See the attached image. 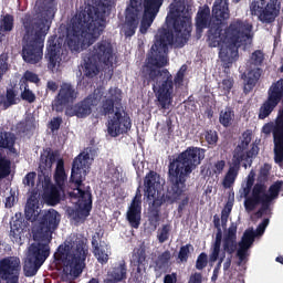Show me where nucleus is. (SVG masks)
<instances>
[{
    "instance_id": "40",
    "label": "nucleus",
    "mask_w": 283,
    "mask_h": 283,
    "mask_svg": "<svg viewBox=\"0 0 283 283\" xmlns=\"http://www.w3.org/2000/svg\"><path fill=\"white\" fill-rule=\"evenodd\" d=\"M235 120V111L231 106H227L219 113V123L222 127H231Z\"/></svg>"
},
{
    "instance_id": "46",
    "label": "nucleus",
    "mask_w": 283,
    "mask_h": 283,
    "mask_svg": "<svg viewBox=\"0 0 283 283\" xmlns=\"http://www.w3.org/2000/svg\"><path fill=\"white\" fill-rule=\"evenodd\" d=\"M146 260H147V254L143 249H138L132 256V262L134 266H137L138 270H140V266H145Z\"/></svg>"
},
{
    "instance_id": "52",
    "label": "nucleus",
    "mask_w": 283,
    "mask_h": 283,
    "mask_svg": "<svg viewBox=\"0 0 283 283\" xmlns=\"http://www.w3.org/2000/svg\"><path fill=\"white\" fill-rule=\"evenodd\" d=\"M169 260H171V252L169 250H166L163 252L158 259H157V266L159 269H163L164 266H167L169 264Z\"/></svg>"
},
{
    "instance_id": "17",
    "label": "nucleus",
    "mask_w": 283,
    "mask_h": 283,
    "mask_svg": "<svg viewBox=\"0 0 283 283\" xmlns=\"http://www.w3.org/2000/svg\"><path fill=\"white\" fill-rule=\"evenodd\" d=\"M59 212L54 209L45 211L40 218L38 234L43 240H52V234L59 228Z\"/></svg>"
},
{
    "instance_id": "44",
    "label": "nucleus",
    "mask_w": 283,
    "mask_h": 283,
    "mask_svg": "<svg viewBox=\"0 0 283 283\" xmlns=\"http://www.w3.org/2000/svg\"><path fill=\"white\" fill-rule=\"evenodd\" d=\"M12 174V161L8 157L0 154V180L8 178Z\"/></svg>"
},
{
    "instance_id": "29",
    "label": "nucleus",
    "mask_w": 283,
    "mask_h": 283,
    "mask_svg": "<svg viewBox=\"0 0 283 283\" xmlns=\"http://www.w3.org/2000/svg\"><path fill=\"white\" fill-rule=\"evenodd\" d=\"M98 240H101V233L96 232L91 241L93 255L96 256L99 264H107L109 262V245H98Z\"/></svg>"
},
{
    "instance_id": "31",
    "label": "nucleus",
    "mask_w": 283,
    "mask_h": 283,
    "mask_svg": "<svg viewBox=\"0 0 283 283\" xmlns=\"http://www.w3.org/2000/svg\"><path fill=\"white\" fill-rule=\"evenodd\" d=\"M14 145H17V136L0 126V149H8L10 154H17Z\"/></svg>"
},
{
    "instance_id": "47",
    "label": "nucleus",
    "mask_w": 283,
    "mask_h": 283,
    "mask_svg": "<svg viewBox=\"0 0 283 283\" xmlns=\"http://www.w3.org/2000/svg\"><path fill=\"white\" fill-rule=\"evenodd\" d=\"M234 83L235 82L233 81V77L223 78L219 83V90H221L223 96H229V94H231V90H233Z\"/></svg>"
},
{
    "instance_id": "21",
    "label": "nucleus",
    "mask_w": 283,
    "mask_h": 283,
    "mask_svg": "<svg viewBox=\"0 0 283 283\" xmlns=\"http://www.w3.org/2000/svg\"><path fill=\"white\" fill-rule=\"evenodd\" d=\"M78 93L76 92V88L70 83H63L61 85V88L55 97L54 101V109L57 113H61L70 105V103H73L75 98H77Z\"/></svg>"
},
{
    "instance_id": "35",
    "label": "nucleus",
    "mask_w": 283,
    "mask_h": 283,
    "mask_svg": "<svg viewBox=\"0 0 283 283\" xmlns=\"http://www.w3.org/2000/svg\"><path fill=\"white\" fill-rule=\"evenodd\" d=\"M53 178L55 185H57L60 189L65 187V182H67V174L65 172V160H63V158L57 159Z\"/></svg>"
},
{
    "instance_id": "37",
    "label": "nucleus",
    "mask_w": 283,
    "mask_h": 283,
    "mask_svg": "<svg viewBox=\"0 0 283 283\" xmlns=\"http://www.w3.org/2000/svg\"><path fill=\"white\" fill-rule=\"evenodd\" d=\"M240 167L237 164H231L229 166V169L223 178V187L224 189H231L233 185H235V180L238 178V175L240 174Z\"/></svg>"
},
{
    "instance_id": "49",
    "label": "nucleus",
    "mask_w": 283,
    "mask_h": 283,
    "mask_svg": "<svg viewBox=\"0 0 283 283\" xmlns=\"http://www.w3.org/2000/svg\"><path fill=\"white\" fill-rule=\"evenodd\" d=\"M283 181H276L270 186L268 190V197L270 200H275L280 196V191H282Z\"/></svg>"
},
{
    "instance_id": "43",
    "label": "nucleus",
    "mask_w": 283,
    "mask_h": 283,
    "mask_svg": "<svg viewBox=\"0 0 283 283\" xmlns=\"http://www.w3.org/2000/svg\"><path fill=\"white\" fill-rule=\"evenodd\" d=\"M20 90H21V94H20L21 101H24V103H29L30 105H32V103H36V94H34V92L30 90V84H28L27 82H23L22 84H20Z\"/></svg>"
},
{
    "instance_id": "59",
    "label": "nucleus",
    "mask_w": 283,
    "mask_h": 283,
    "mask_svg": "<svg viewBox=\"0 0 283 283\" xmlns=\"http://www.w3.org/2000/svg\"><path fill=\"white\" fill-rule=\"evenodd\" d=\"M49 125L51 132H59L61 125H63V117H53Z\"/></svg>"
},
{
    "instance_id": "61",
    "label": "nucleus",
    "mask_w": 283,
    "mask_h": 283,
    "mask_svg": "<svg viewBox=\"0 0 283 283\" xmlns=\"http://www.w3.org/2000/svg\"><path fill=\"white\" fill-rule=\"evenodd\" d=\"M8 72V57L0 55V81L3 78V74Z\"/></svg>"
},
{
    "instance_id": "64",
    "label": "nucleus",
    "mask_w": 283,
    "mask_h": 283,
    "mask_svg": "<svg viewBox=\"0 0 283 283\" xmlns=\"http://www.w3.org/2000/svg\"><path fill=\"white\" fill-rule=\"evenodd\" d=\"M188 283H202V273L196 272L191 274Z\"/></svg>"
},
{
    "instance_id": "6",
    "label": "nucleus",
    "mask_w": 283,
    "mask_h": 283,
    "mask_svg": "<svg viewBox=\"0 0 283 283\" xmlns=\"http://www.w3.org/2000/svg\"><path fill=\"white\" fill-rule=\"evenodd\" d=\"M160 175L154 170H149L144 178V196L148 201V223L154 231L160 226V211L163 205H174V202L180 200L185 192L176 195L174 189V182H170V189L160 195Z\"/></svg>"
},
{
    "instance_id": "54",
    "label": "nucleus",
    "mask_w": 283,
    "mask_h": 283,
    "mask_svg": "<svg viewBox=\"0 0 283 283\" xmlns=\"http://www.w3.org/2000/svg\"><path fill=\"white\" fill-rule=\"evenodd\" d=\"M269 165H265L263 168H261L256 179V184L266 185V182H269Z\"/></svg>"
},
{
    "instance_id": "15",
    "label": "nucleus",
    "mask_w": 283,
    "mask_h": 283,
    "mask_svg": "<svg viewBox=\"0 0 283 283\" xmlns=\"http://www.w3.org/2000/svg\"><path fill=\"white\" fill-rule=\"evenodd\" d=\"M21 275V260L17 256H7L0 260V283L6 280L7 283H19Z\"/></svg>"
},
{
    "instance_id": "41",
    "label": "nucleus",
    "mask_w": 283,
    "mask_h": 283,
    "mask_svg": "<svg viewBox=\"0 0 283 283\" xmlns=\"http://www.w3.org/2000/svg\"><path fill=\"white\" fill-rule=\"evenodd\" d=\"M24 216L30 222L39 220V202L36 200H29L24 209Z\"/></svg>"
},
{
    "instance_id": "38",
    "label": "nucleus",
    "mask_w": 283,
    "mask_h": 283,
    "mask_svg": "<svg viewBox=\"0 0 283 283\" xmlns=\"http://www.w3.org/2000/svg\"><path fill=\"white\" fill-rule=\"evenodd\" d=\"M277 105H280L279 102H275V99H271L270 97H268L266 101H264L259 108V119L264 120V118H269L271 114H273V111L275 109V107H277Z\"/></svg>"
},
{
    "instance_id": "8",
    "label": "nucleus",
    "mask_w": 283,
    "mask_h": 283,
    "mask_svg": "<svg viewBox=\"0 0 283 283\" xmlns=\"http://www.w3.org/2000/svg\"><path fill=\"white\" fill-rule=\"evenodd\" d=\"M202 160H205V149L191 146L169 163L168 181L172 182L177 196L187 191V177L191 176Z\"/></svg>"
},
{
    "instance_id": "30",
    "label": "nucleus",
    "mask_w": 283,
    "mask_h": 283,
    "mask_svg": "<svg viewBox=\"0 0 283 283\" xmlns=\"http://www.w3.org/2000/svg\"><path fill=\"white\" fill-rule=\"evenodd\" d=\"M10 238L12 242L21 244V235H23V229H25V219H23L21 213H15L12 218Z\"/></svg>"
},
{
    "instance_id": "18",
    "label": "nucleus",
    "mask_w": 283,
    "mask_h": 283,
    "mask_svg": "<svg viewBox=\"0 0 283 283\" xmlns=\"http://www.w3.org/2000/svg\"><path fill=\"white\" fill-rule=\"evenodd\" d=\"M91 56L106 67L114 65V46L109 40H101L93 46Z\"/></svg>"
},
{
    "instance_id": "51",
    "label": "nucleus",
    "mask_w": 283,
    "mask_h": 283,
    "mask_svg": "<svg viewBox=\"0 0 283 283\" xmlns=\"http://www.w3.org/2000/svg\"><path fill=\"white\" fill-rule=\"evenodd\" d=\"M232 210H233V201H228L221 211L222 227H224V224H227V222H229V216H231Z\"/></svg>"
},
{
    "instance_id": "19",
    "label": "nucleus",
    "mask_w": 283,
    "mask_h": 283,
    "mask_svg": "<svg viewBox=\"0 0 283 283\" xmlns=\"http://www.w3.org/2000/svg\"><path fill=\"white\" fill-rule=\"evenodd\" d=\"M98 105V99L95 95H88L75 105L67 106L65 109V116H76V118H87L92 114V107Z\"/></svg>"
},
{
    "instance_id": "4",
    "label": "nucleus",
    "mask_w": 283,
    "mask_h": 283,
    "mask_svg": "<svg viewBox=\"0 0 283 283\" xmlns=\"http://www.w3.org/2000/svg\"><path fill=\"white\" fill-rule=\"evenodd\" d=\"M165 0H129L125 9L123 32L126 39H132L138 30L140 34H147L156 21L158 12Z\"/></svg>"
},
{
    "instance_id": "39",
    "label": "nucleus",
    "mask_w": 283,
    "mask_h": 283,
    "mask_svg": "<svg viewBox=\"0 0 283 283\" xmlns=\"http://www.w3.org/2000/svg\"><path fill=\"white\" fill-rule=\"evenodd\" d=\"M268 98L276 103H281L283 98V78L272 83L268 91Z\"/></svg>"
},
{
    "instance_id": "28",
    "label": "nucleus",
    "mask_w": 283,
    "mask_h": 283,
    "mask_svg": "<svg viewBox=\"0 0 283 283\" xmlns=\"http://www.w3.org/2000/svg\"><path fill=\"white\" fill-rule=\"evenodd\" d=\"M281 8L282 7L280 0H270L259 15V20L262 23H273V21H275V19H277V17L280 15Z\"/></svg>"
},
{
    "instance_id": "57",
    "label": "nucleus",
    "mask_w": 283,
    "mask_h": 283,
    "mask_svg": "<svg viewBox=\"0 0 283 283\" xmlns=\"http://www.w3.org/2000/svg\"><path fill=\"white\" fill-rule=\"evenodd\" d=\"M206 142L208 145H212V147H216L218 145V132L216 130H207L205 134Z\"/></svg>"
},
{
    "instance_id": "12",
    "label": "nucleus",
    "mask_w": 283,
    "mask_h": 283,
    "mask_svg": "<svg viewBox=\"0 0 283 283\" xmlns=\"http://www.w3.org/2000/svg\"><path fill=\"white\" fill-rule=\"evenodd\" d=\"M57 154L52 151V148H46L44 154L40 156V174L39 178L43 176V200L51 207L59 205L61 202V191L56 186L52 184V179H50V172L52 171V165L56 163Z\"/></svg>"
},
{
    "instance_id": "14",
    "label": "nucleus",
    "mask_w": 283,
    "mask_h": 283,
    "mask_svg": "<svg viewBox=\"0 0 283 283\" xmlns=\"http://www.w3.org/2000/svg\"><path fill=\"white\" fill-rule=\"evenodd\" d=\"M266 189V184H255V174L253 171L249 174L243 188V198H245L243 206L248 213L255 211L260 202L269 199Z\"/></svg>"
},
{
    "instance_id": "7",
    "label": "nucleus",
    "mask_w": 283,
    "mask_h": 283,
    "mask_svg": "<svg viewBox=\"0 0 283 283\" xmlns=\"http://www.w3.org/2000/svg\"><path fill=\"white\" fill-rule=\"evenodd\" d=\"M90 154L81 153L75 157L71 169V182L76 189L70 192L71 198H77V208L72 210L71 216L75 222H85L92 211V192L83 190V178L87 176Z\"/></svg>"
},
{
    "instance_id": "20",
    "label": "nucleus",
    "mask_w": 283,
    "mask_h": 283,
    "mask_svg": "<svg viewBox=\"0 0 283 283\" xmlns=\"http://www.w3.org/2000/svg\"><path fill=\"white\" fill-rule=\"evenodd\" d=\"M126 220L132 229H138L140 227V220H143V193L140 187L136 189L135 196L126 212Z\"/></svg>"
},
{
    "instance_id": "32",
    "label": "nucleus",
    "mask_w": 283,
    "mask_h": 283,
    "mask_svg": "<svg viewBox=\"0 0 283 283\" xmlns=\"http://www.w3.org/2000/svg\"><path fill=\"white\" fill-rule=\"evenodd\" d=\"M108 275L111 279L107 280H112V282L115 283L127 280V263L125 262V260L116 263L109 271Z\"/></svg>"
},
{
    "instance_id": "33",
    "label": "nucleus",
    "mask_w": 283,
    "mask_h": 283,
    "mask_svg": "<svg viewBox=\"0 0 283 283\" xmlns=\"http://www.w3.org/2000/svg\"><path fill=\"white\" fill-rule=\"evenodd\" d=\"M17 90L13 87L7 88L4 95H0V107L1 109H10L12 105H17L19 103V97L18 96Z\"/></svg>"
},
{
    "instance_id": "62",
    "label": "nucleus",
    "mask_w": 283,
    "mask_h": 283,
    "mask_svg": "<svg viewBox=\"0 0 283 283\" xmlns=\"http://www.w3.org/2000/svg\"><path fill=\"white\" fill-rule=\"evenodd\" d=\"M260 154V148L256 145H253L250 150L245 151V161L249 163L251 158H255Z\"/></svg>"
},
{
    "instance_id": "45",
    "label": "nucleus",
    "mask_w": 283,
    "mask_h": 283,
    "mask_svg": "<svg viewBox=\"0 0 283 283\" xmlns=\"http://www.w3.org/2000/svg\"><path fill=\"white\" fill-rule=\"evenodd\" d=\"M14 30V15L7 13L0 20V32H12Z\"/></svg>"
},
{
    "instance_id": "24",
    "label": "nucleus",
    "mask_w": 283,
    "mask_h": 283,
    "mask_svg": "<svg viewBox=\"0 0 283 283\" xmlns=\"http://www.w3.org/2000/svg\"><path fill=\"white\" fill-rule=\"evenodd\" d=\"M231 13L229 11V0H216L212 6V25H223L229 21Z\"/></svg>"
},
{
    "instance_id": "23",
    "label": "nucleus",
    "mask_w": 283,
    "mask_h": 283,
    "mask_svg": "<svg viewBox=\"0 0 283 283\" xmlns=\"http://www.w3.org/2000/svg\"><path fill=\"white\" fill-rule=\"evenodd\" d=\"M45 59L48 60L49 70H54L57 63H61V48L63 42L56 35H53L48 41Z\"/></svg>"
},
{
    "instance_id": "34",
    "label": "nucleus",
    "mask_w": 283,
    "mask_h": 283,
    "mask_svg": "<svg viewBox=\"0 0 283 283\" xmlns=\"http://www.w3.org/2000/svg\"><path fill=\"white\" fill-rule=\"evenodd\" d=\"M98 63L101 62H98L96 59H93L92 55L84 59L83 72L86 78H94V76H98V72H101L98 69Z\"/></svg>"
},
{
    "instance_id": "1",
    "label": "nucleus",
    "mask_w": 283,
    "mask_h": 283,
    "mask_svg": "<svg viewBox=\"0 0 283 283\" xmlns=\"http://www.w3.org/2000/svg\"><path fill=\"white\" fill-rule=\"evenodd\" d=\"M169 45H174V34L166 30L159 31L158 40L150 49L146 63L142 69L144 85H151L161 109H169L174 103V85L180 87L185 83L187 65H182L177 74L171 75L169 70L163 69L169 65Z\"/></svg>"
},
{
    "instance_id": "5",
    "label": "nucleus",
    "mask_w": 283,
    "mask_h": 283,
    "mask_svg": "<svg viewBox=\"0 0 283 283\" xmlns=\"http://www.w3.org/2000/svg\"><path fill=\"white\" fill-rule=\"evenodd\" d=\"M88 253L87 238L83 235L76 237L72 242H64L59 245L54 253V260L63 264L61 274L63 282H72V280L81 277Z\"/></svg>"
},
{
    "instance_id": "2",
    "label": "nucleus",
    "mask_w": 283,
    "mask_h": 283,
    "mask_svg": "<svg viewBox=\"0 0 283 283\" xmlns=\"http://www.w3.org/2000/svg\"><path fill=\"white\" fill-rule=\"evenodd\" d=\"M109 0H91V4L81 7L66 28L64 45L73 54H78L94 45L105 32Z\"/></svg>"
},
{
    "instance_id": "53",
    "label": "nucleus",
    "mask_w": 283,
    "mask_h": 283,
    "mask_svg": "<svg viewBox=\"0 0 283 283\" xmlns=\"http://www.w3.org/2000/svg\"><path fill=\"white\" fill-rule=\"evenodd\" d=\"M41 78L39 75L32 71H25L22 76V83H40Z\"/></svg>"
},
{
    "instance_id": "9",
    "label": "nucleus",
    "mask_w": 283,
    "mask_h": 283,
    "mask_svg": "<svg viewBox=\"0 0 283 283\" xmlns=\"http://www.w3.org/2000/svg\"><path fill=\"white\" fill-rule=\"evenodd\" d=\"M165 30L172 34V45L185 48L191 36V11L182 2H172L166 17V28L158 29L155 35V43L158 42L160 31Z\"/></svg>"
},
{
    "instance_id": "58",
    "label": "nucleus",
    "mask_w": 283,
    "mask_h": 283,
    "mask_svg": "<svg viewBox=\"0 0 283 283\" xmlns=\"http://www.w3.org/2000/svg\"><path fill=\"white\" fill-rule=\"evenodd\" d=\"M34 180H36V172L31 171L24 176L22 182L25 187H34Z\"/></svg>"
},
{
    "instance_id": "10",
    "label": "nucleus",
    "mask_w": 283,
    "mask_h": 283,
    "mask_svg": "<svg viewBox=\"0 0 283 283\" xmlns=\"http://www.w3.org/2000/svg\"><path fill=\"white\" fill-rule=\"evenodd\" d=\"M22 23L25 30L22 59L24 63H29V65H36V63H41L43 59L45 36H48L51 27L32 21L30 14L24 15Z\"/></svg>"
},
{
    "instance_id": "55",
    "label": "nucleus",
    "mask_w": 283,
    "mask_h": 283,
    "mask_svg": "<svg viewBox=\"0 0 283 283\" xmlns=\"http://www.w3.org/2000/svg\"><path fill=\"white\" fill-rule=\"evenodd\" d=\"M250 59H251L252 65H262V63H264V52H262V50H255L251 54Z\"/></svg>"
},
{
    "instance_id": "50",
    "label": "nucleus",
    "mask_w": 283,
    "mask_h": 283,
    "mask_svg": "<svg viewBox=\"0 0 283 283\" xmlns=\"http://www.w3.org/2000/svg\"><path fill=\"white\" fill-rule=\"evenodd\" d=\"M169 231H171L170 224H164L161 229H159V233L157 234L158 242L160 244H165L167 240H169Z\"/></svg>"
},
{
    "instance_id": "11",
    "label": "nucleus",
    "mask_w": 283,
    "mask_h": 283,
    "mask_svg": "<svg viewBox=\"0 0 283 283\" xmlns=\"http://www.w3.org/2000/svg\"><path fill=\"white\" fill-rule=\"evenodd\" d=\"M115 101L116 106L114 111ZM115 101L114 98L108 97L102 104V114L104 116L113 114L107 124V132L113 138L120 136V134H127V132L132 129V117H129V113L125 112L120 99Z\"/></svg>"
},
{
    "instance_id": "22",
    "label": "nucleus",
    "mask_w": 283,
    "mask_h": 283,
    "mask_svg": "<svg viewBox=\"0 0 283 283\" xmlns=\"http://www.w3.org/2000/svg\"><path fill=\"white\" fill-rule=\"evenodd\" d=\"M211 25H213V17H211V9L209 8V6L205 4L203 7L199 8L195 18L197 39H201L205 30H207V28H211Z\"/></svg>"
},
{
    "instance_id": "26",
    "label": "nucleus",
    "mask_w": 283,
    "mask_h": 283,
    "mask_svg": "<svg viewBox=\"0 0 283 283\" xmlns=\"http://www.w3.org/2000/svg\"><path fill=\"white\" fill-rule=\"evenodd\" d=\"M255 242V231L245 230L241 242H239V249L237 251V256L239 259L238 266L242 264L247 260L249 255V249H251V244Z\"/></svg>"
},
{
    "instance_id": "63",
    "label": "nucleus",
    "mask_w": 283,
    "mask_h": 283,
    "mask_svg": "<svg viewBox=\"0 0 283 283\" xmlns=\"http://www.w3.org/2000/svg\"><path fill=\"white\" fill-rule=\"evenodd\" d=\"M224 167H227V161L224 160H218L216 164H214V174H217L219 176V174H222V171H224Z\"/></svg>"
},
{
    "instance_id": "60",
    "label": "nucleus",
    "mask_w": 283,
    "mask_h": 283,
    "mask_svg": "<svg viewBox=\"0 0 283 283\" xmlns=\"http://www.w3.org/2000/svg\"><path fill=\"white\" fill-rule=\"evenodd\" d=\"M18 200H19V199L17 198L15 192H14V191H13V192L11 191V192H10V196L6 198V202H4L6 209H12V207H14V205H17V201H18Z\"/></svg>"
},
{
    "instance_id": "42",
    "label": "nucleus",
    "mask_w": 283,
    "mask_h": 283,
    "mask_svg": "<svg viewBox=\"0 0 283 283\" xmlns=\"http://www.w3.org/2000/svg\"><path fill=\"white\" fill-rule=\"evenodd\" d=\"M220 247H222V229L217 230L216 239L211 247L210 262H218V258H220Z\"/></svg>"
},
{
    "instance_id": "36",
    "label": "nucleus",
    "mask_w": 283,
    "mask_h": 283,
    "mask_svg": "<svg viewBox=\"0 0 283 283\" xmlns=\"http://www.w3.org/2000/svg\"><path fill=\"white\" fill-rule=\"evenodd\" d=\"M261 76H262V73H260V69H254L248 72V75L245 76L244 87H243L244 94H249L253 92V87L258 85V81H260Z\"/></svg>"
},
{
    "instance_id": "16",
    "label": "nucleus",
    "mask_w": 283,
    "mask_h": 283,
    "mask_svg": "<svg viewBox=\"0 0 283 283\" xmlns=\"http://www.w3.org/2000/svg\"><path fill=\"white\" fill-rule=\"evenodd\" d=\"M35 6V14L32 17V21L52 28V21L54 14H56L54 0H38Z\"/></svg>"
},
{
    "instance_id": "27",
    "label": "nucleus",
    "mask_w": 283,
    "mask_h": 283,
    "mask_svg": "<svg viewBox=\"0 0 283 283\" xmlns=\"http://www.w3.org/2000/svg\"><path fill=\"white\" fill-rule=\"evenodd\" d=\"M223 251L228 255H233L238 251V224L235 222L230 224L223 238Z\"/></svg>"
},
{
    "instance_id": "13",
    "label": "nucleus",
    "mask_w": 283,
    "mask_h": 283,
    "mask_svg": "<svg viewBox=\"0 0 283 283\" xmlns=\"http://www.w3.org/2000/svg\"><path fill=\"white\" fill-rule=\"evenodd\" d=\"M46 258H50V244L41 242L32 243L29 247L23 264L24 276L34 277L39 273V269L43 266Z\"/></svg>"
},
{
    "instance_id": "25",
    "label": "nucleus",
    "mask_w": 283,
    "mask_h": 283,
    "mask_svg": "<svg viewBox=\"0 0 283 283\" xmlns=\"http://www.w3.org/2000/svg\"><path fill=\"white\" fill-rule=\"evenodd\" d=\"M251 136L252 133L251 130H245L242 134V140L240 144L237 145V147L234 148V150L232 151V165H238L239 167H241L242 161L245 160L247 161V149H249V145H251Z\"/></svg>"
},
{
    "instance_id": "48",
    "label": "nucleus",
    "mask_w": 283,
    "mask_h": 283,
    "mask_svg": "<svg viewBox=\"0 0 283 283\" xmlns=\"http://www.w3.org/2000/svg\"><path fill=\"white\" fill-rule=\"evenodd\" d=\"M191 251H193V245H191V243L181 245L178 253V260L180 262H188L189 255H191Z\"/></svg>"
},
{
    "instance_id": "3",
    "label": "nucleus",
    "mask_w": 283,
    "mask_h": 283,
    "mask_svg": "<svg viewBox=\"0 0 283 283\" xmlns=\"http://www.w3.org/2000/svg\"><path fill=\"white\" fill-rule=\"evenodd\" d=\"M253 41V24L248 20L234 19L222 31V27L211 24L206 33L208 48H220L219 59L226 65L233 63V48L247 45Z\"/></svg>"
},
{
    "instance_id": "56",
    "label": "nucleus",
    "mask_w": 283,
    "mask_h": 283,
    "mask_svg": "<svg viewBox=\"0 0 283 283\" xmlns=\"http://www.w3.org/2000/svg\"><path fill=\"white\" fill-rule=\"evenodd\" d=\"M207 264H209V260H208V256H207V253L205 252H201L198 258H197V261H196V269L198 271H202V269H206Z\"/></svg>"
}]
</instances>
